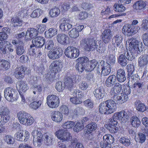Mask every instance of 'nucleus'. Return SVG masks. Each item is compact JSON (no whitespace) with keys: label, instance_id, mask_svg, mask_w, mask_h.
Masks as SVG:
<instances>
[{"label":"nucleus","instance_id":"obj_19","mask_svg":"<svg viewBox=\"0 0 148 148\" xmlns=\"http://www.w3.org/2000/svg\"><path fill=\"white\" fill-rule=\"evenodd\" d=\"M100 63H103V64L102 70L101 72V75L103 76L108 75L111 72V65L110 64H107L104 61H101Z\"/></svg>","mask_w":148,"mask_h":148},{"label":"nucleus","instance_id":"obj_44","mask_svg":"<svg viewBox=\"0 0 148 148\" xmlns=\"http://www.w3.org/2000/svg\"><path fill=\"white\" fill-rule=\"evenodd\" d=\"M117 126H112L105 125V127L111 133L114 134L118 132L119 130V128L117 127Z\"/></svg>","mask_w":148,"mask_h":148},{"label":"nucleus","instance_id":"obj_47","mask_svg":"<svg viewBox=\"0 0 148 148\" xmlns=\"http://www.w3.org/2000/svg\"><path fill=\"white\" fill-rule=\"evenodd\" d=\"M87 66H85V65H82L78 62L76 64L75 66L76 69L78 70L79 73H82L84 70L87 71Z\"/></svg>","mask_w":148,"mask_h":148},{"label":"nucleus","instance_id":"obj_35","mask_svg":"<svg viewBox=\"0 0 148 148\" xmlns=\"http://www.w3.org/2000/svg\"><path fill=\"white\" fill-rule=\"evenodd\" d=\"M38 35V32L37 30L34 28H31L30 30H27L25 34V36L27 37L29 36L30 38H33Z\"/></svg>","mask_w":148,"mask_h":148},{"label":"nucleus","instance_id":"obj_8","mask_svg":"<svg viewBox=\"0 0 148 148\" xmlns=\"http://www.w3.org/2000/svg\"><path fill=\"white\" fill-rule=\"evenodd\" d=\"M32 134L33 137V143L35 146L40 147L42 145L43 135L41 132L36 130L33 131Z\"/></svg>","mask_w":148,"mask_h":148},{"label":"nucleus","instance_id":"obj_49","mask_svg":"<svg viewBox=\"0 0 148 148\" xmlns=\"http://www.w3.org/2000/svg\"><path fill=\"white\" fill-rule=\"evenodd\" d=\"M45 48L48 50H51L53 48L54 43L53 40H48L45 43Z\"/></svg>","mask_w":148,"mask_h":148},{"label":"nucleus","instance_id":"obj_16","mask_svg":"<svg viewBox=\"0 0 148 148\" xmlns=\"http://www.w3.org/2000/svg\"><path fill=\"white\" fill-rule=\"evenodd\" d=\"M112 37V32L110 29L105 30L102 32L101 37L103 42L105 43H108Z\"/></svg>","mask_w":148,"mask_h":148},{"label":"nucleus","instance_id":"obj_30","mask_svg":"<svg viewBox=\"0 0 148 148\" xmlns=\"http://www.w3.org/2000/svg\"><path fill=\"white\" fill-rule=\"evenodd\" d=\"M116 77L114 75H110L106 82V85L107 87H111L115 84Z\"/></svg>","mask_w":148,"mask_h":148},{"label":"nucleus","instance_id":"obj_18","mask_svg":"<svg viewBox=\"0 0 148 148\" xmlns=\"http://www.w3.org/2000/svg\"><path fill=\"white\" fill-rule=\"evenodd\" d=\"M110 114L114 112L116 108V103L112 99H109L104 102Z\"/></svg>","mask_w":148,"mask_h":148},{"label":"nucleus","instance_id":"obj_38","mask_svg":"<svg viewBox=\"0 0 148 148\" xmlns=\"http://www.w3.org/2000/svg\"><path fill=\"white\" fill-rule=\"evenodd\" d=\"M135 105L136 109L139 111L143 112L146 110V107L144 104L139 100H136L135 102Z\"/></svg>","mask_w":148,"mask_h":148},{"label":"nucleus","instance_id":"obj_14","mask_svg":"<svg viewBox=\"0 0 148 148\" xmlns=\"http://www.w3.org/2000/svg\"><path fill=\"white\" fill-rule=\"evenodd\" d=\"M14 137L16 139L20 141H27L29 137V134L27 131H25L24 133L20 131L17 132L14 135Z\"/></svg>","mask_w":148,"mask_h":148},{"label":"nucleus","instance_id":"obj_4","mask_svg":"<svg viewBox=\"0 0 148 148\" xmlns=\"http://www.w3.org/2000/svg\"><path fill=\"white\" fill-rule=\"evenodd\" d=\"M17 91L11 87H8L4 91V96L7 100L10 102H13L17 99Z\"/></svg>","mask_w":148,"mask_h":148},{"label":"nucleus","instance_id":"obj_39","mask_svg":"<svg viewBox=\"0 0 148 148\" xmlns=\"http://www.w3.org/2000/svg\"><path fill=\"white\" fill-rule=\"evenodd\" d=\"M57 31L55 28H50L45 32V36L48 38H50L55 35Z\"/></svg>","mask_w":148,"mask_h":148},{"label":"nucleus","instance_id":"obj_3","mask_svg":"<svg viewBox=\"0 0 148 148\" xmlns=\"http://www.w3.org/2000/svg\"><path fill=\"white\" fill-rule=\"evenodd\" d=\"M18 119L20 123L24 125H30L34 122V119L29 114L24 111H20L17 113Z\"/></svg>","mask_w":148,"mask_h":148},{"label":"nucleus","instance_id":"obj_29","mask_svg":"<svg viewBox=\"0 0 148 148\" xmlns=\"http://www.w3.org/2000/svg\"><path fill=\"white\" fill-rule=\"evenodd\" d=\"M113 39L115 40L117 47L122 49L123 46L122 42L123 36L120 34H117L114 36Z\"/></svg>","mask_w":148,"mask_h":148},{"label":"nucleus","instance_id":"obj_6","mask_svg":"<svg viewBox=\"0 0 148 148\" xmlns=\"http://www.w3.org/2000/svg\"><path fill=\"white\" fill-rule=\"evenodd\" d=\"M65 55L69 58H75L79 55V51L77 48L73 46H69L64 51Z\"/></svg>","mask_w":148,"mask_h":148},{"label":"nucleus","instance_id":"obj_22","mask_svg":"<svg viewBox=\"0 0 148 148\" xmlns=\"http://www.w3.org/2000/svg\"><path fill=\"white\" fill-rule=\"evenodd\" d=\"M138 66L143 68L148 64V55H141L138 59Z\"/></svg>","mask_w":148,"mask_h":148},{"label":"nucleus","instance_id":"obj_31","mask_svg":"<svg viewBox=\"0 0 148 148\" xmlns=\"http://www.w3.org/2000/svg\"><path fill=\"white\" fill-rule=\"evenodd\" d=\"M146 5V4L145 2L142 0H140L135 3L133 7L135 9L140 10L145 8Z\"/></svg>","mask_w":148,"mask_h":148},{"label":"nucleus","instance_id":"obj_28","mask_svg":"<svg viewBox=\"0 0 148 148\" xmlns=\"http://www.w3.org/2000/svg\"><path fill=\"white\" fill-rule=\"evenodd\" d=\"M99 112L101 114H110L104 102L101 103L99 106Z\"/></svg>","mask_w":148,"mask_h":148},{"label":"nucleus","instance_id":"obj_64","mask_svg":"<svg viewBox=\"0 0 148 148\" xmlns=\"http://www.w3.org/2000/svg\"><path fill=\"white\" fill-rule=\"evenodd\" d=\"M142 39L144 44L148 46V33L143 34L142 36Z\"/></svg>","mask_w":148,"mask_h":148},{"label":"nucleus","instance_id":"obj_17","mask_svg":"<svg viewBox=\"0 0 148 148\" xmlns=\"http://www.w3.org/2000/svg\"><path fill=\"white\" fill-rule=\"evenodd\" d=\"M62 22L59 27L61 30L65 31L68 30L71 28L72 25L69 23V21L67 18H63L61 20Z\"/></svg>","mask_w":148,"mask_h":148},{"label":"nucleus","instance_id":"obj_32","mask_svg":"<svg viewBox=\"0 0 148 148\" xmlns=\"http://www.w3.org/2000/svg\"><path fill=\"white\" fill-rule=\"evenodd\" d=\"M129 51L127 52V53L125 56L127 59L128 60L132 61L135 58L134 55L137 53L134 51L133 48H132L129 46Z\"/></svg>","mask_w":148,"mask_h":148},{"label":"nucleus","instance_id":"obj_54","mask_svg":"<svg viewBox=\"0 0 148 148\" xmlns=\"http://www.w3.org/2000/svg\"><path fill=\"white\" fill-rule=\"evenodd\" d=\"M71 101L73 103L75 104H81L82 103V100L77 97V96H75V97H71L70 98Z\"/></svg>","mask_w":148,"mask_h":148},{"label":"nucleus","instance_id":"obj_56","mask_svg":"<svg viewBox=\"0 0 148 148\" xmlns=\"http://www.w3.org/2000/svg\"><path fill=\"white\" fill-rule=\"evenodd\" d=\"M19 86L20 90L23 92H25L28 89L27 84L24 82L20 81Z\"/></svg>","mask_w":148,"mask_h":148},{"label":"nucleus","instance_id":"obj_25","mask_svg":"<svg viewBox=\"0 0 148 148\" xmlns=\"http://www.w3.org/2000/svg\"><path fill=\"white\" fill-rule=\"evenodd\" d=\"M51 118L53 121L56 122H59L62 119V115L60 112L53 111L51 114Z\"/></svg>","mask_w":148,"mask_h":148},{"label":"nucleus","instance_id":"obj_21","mask_svg":"<svg viewBox=\"0 0 148 148\" xmlns=\"http://www.w3.org/2000/svg\"><path fill=\"white\" fill-rule=\"evenodd\" d=\"M113 96L114 100L118 101L119 103L121 104L126 101L128 99V96L123 93L119 95H114Z\"/></svg>","mask_w":148,"mask_h":148},{"label":"nucleus","instance_id":"obj_46","mask_svg":"<svg viewBox=\"0 0 148 148\" xmlns=\"http://www.w3.org/2000/svg\"><path fill=\"white\" fill-rule=\"evenodd\" d=\"M79 61L78 63L85 65L86 66H88L89 63L88 58L86 57H83L79 58L78 59Z\"/></svg>","mask_w":148,"mask_h":148},{"label":"nucleus","instance_id":"obj_34","mask_svg":"<svg viewBox=\"0 0 148 148\" xmlns=\"http://www.w3.org/2000/svg\"><path fill=\"white\" fill-rule=\"evenodd\" d=\"M122 89V86L120 84L117 83H115L111 90L112 94L114 95L118 94L121 91Z\"/></svg>","mask_w":148,"mask_h":148},{"label":"nucleus","instance_id":"obj_50","mask_svg":"<svg viewBox=\"0 0 148 148\" xmlns=\"http://www.w3.org/2000/svg\"><path fill=\"white\" fill-rule=\"evenodd\" d=\"M4 139L8 144H13L14 142L13 137L11 135L5 136L4 137Z\"/></svg>","mask_w":148,"mask_h":148},{"label":"nucleus","instance_id":"obj_9","mask_svg":"<svg viewBox=\"0 0 148 148\" xmlns=\"http://www.w3.org/2000/svg\"><path fill=\"white\" fill-rule=\"evenodd\" d=\"M47 103L50 108H55L59 105L60 101L58 97L55 95L48 96L47 98Z\"/></svg>","mask_w":148,"mask_h":148},{"label":"nucleus","instance_id":"obj_48","mask_svg":"<svg viewBox=\"0 0 148 148\" xmlns=\"http://www.w3.org/2000/svg\"><path fill=\"white\" fill-rule=\"evenodd\" d=\"M43 13L42 10L40 9H36L34 10L31 15V17L36 18L39 17Z\"/></svg>","mask_w":148,"mask_h":148},{"label":"nucleus","instance_id":"obj_41","mask_svg":"<svg viewBox=\"0 0 148 148\" xmlns=\"http://www.w3.org/2000/svg\"><path fill=\"white\" fill-rule=\"evenodd\" d=\"M103 141L105 143L110 144L113 143L114 142V139L113 137L110 134H106L103 137Z\"/></svg>","mask_w":148,"mask_h":148},{"label":"nucleus","instance_id":"obj_27","mask_svg":"<svg viewBox=\"0 0 148 148\" xmlns=\"http://www.w3.org/2000/svg\"><path fill=\"white\" fill-rule=\"evenodd\" d=\"M10 29L7 27L3 28L2 30V32H0V41H4L8 38V34L10 33Z\"/></svg>","mask_w":148,"mask_h":148},{"label":"nucleus","instance_id":"obj_58","mask_svg":"<svg viewBox=\"0 0 148 148\" xmlns=\"http://www.w3.org/2000/svg\"><path fill=\"white\" fill-rule=\"evenodd\" d=\"M63 84H64L61 82H58L56 83V88L58 91L60 92L64 89L65 85H63Z\"/></svg>","mask_w":148,"mask_h":148},{"label":"nucleus","instance_id":"obj_43","mask_svg":"<svg viewBox=\"0 0 148 148\" xmlns=\"http://www.w3.org/2000/svg\"><path fill=\"white\" fill-rule=\"evenodd\" d=\"M98 62L95 60H91L90 62V64H88L87 67V71H93L98 64Z\"/></svg>","mask_w":148,"mask_h":148},{"label":"nucleus","instance_id":"obj_52","mask_svg":"<svg viewBox=\"0 0 148 148\" xmlns=\"http://www.w3.org/2000/svg\"><path fill=\"white\" fill-rule=\"evenodd\" d=\"M84 127V125L80 122L77 123L74 126L73 130L74 132H78L82 130Z\"/></svg>","mask_w":148,"mask_h":148},{"label":"nucleus","instance_id":"obj_15","mask_svg":"<svg viewBox=\"0 0 148 148\" xmlns=\"http://www.w3.org/2000/svg\"><path fill=\"white\" fill-rule=\"evenodd\" d=\"M75 76L73 73L70 74L67 73V75L65 77L64 79V83L63 85H65L66 87L68 88L70 90L73 88V79H74Z\"/></svg>","mask_w":148,"mask_h":148},{"label":"nucleus","instance_id":"obj_1","mask_svg":"<svg viewBox=\"0 0 148 148\" xmlns=\"http://www.w3.org/2000/svg\"><path fill=\"white\" fill-rule=\"evenodd\" d=\"M97 41L93 38L84 39L80 41V45L86 51H93L96 49L99 53L103 52L101 49L100 45L97 43Z\"/></svg>","mask_w":148,"mask_h":148},{"label":"nucleus","instance_id":"obj_11","mask_svg":"<svg viewBox=\"0 0 148 148\" xmlns=\"http://www.w3.org/2000/svg\"><path fill=\"white\" fill-rule=\"evenodd\" d=\"M132 41L129 44L130 46L133 48L137 53H139L144 49V47L142 42L138 41L133 38H131Z\"/></svg>","mask_w":148,"mask_h":148},{"label":"nucleus","instance_id":"obj_24","mask_svg":"<svg viewBox=\"0 0 148 148\" xmlns=\"http://www.w3.org/2000/svg\"><path fill=\"white\" fill-rule=\"evenodd\" d=\"M97 124L95 122L89 123L85 127V131L86 134H89L95 131L97 128Z\"/></svg>","mask_w":148,"mask_h":148},{"label":"nucleus","instance_id":"obj_55","mask_svg":"<svg viewBox=\"0 0 148 148\" xmlns=\"http://www.w3.org/2000/svg\"><path fill=\"white\" fill-rule=\"evenodd\" d=\"M75 123L72 121H68L62 125V127L65 129L72 128L74 125Z\"/></svg>","mask_w":148,"mask_h":148},{"label":"nucleus","instance_id":"obj_61","mask_svg":"<svg viewBox=\"0 0 148 148\" xmlns=\"http://www.w3.org/2000/svg\"><path fill=\"white\" fill-rule=\"evenodd\" d=\"M120 142L126 146H129L130 144V140L124 137L121 138L119 140Z\"/></svg>","mask_w":148,"mask_h":148},{"label":"nucleus","instance_id":"obj_42","mask_svg":"<svg viewBox=\"0 0 148 148\" xmlns=\"http://www.w3.org/2000/svg\"><path fill=\"white\" fill-rule=\"evenodd\" d=\"M120 121L122 123H124L128 121L129 116L125 111L122 110L120 111Z\"/></svg>","mask_w":148,"mask_h":148},{"label":"nucleus","instance_id":"obj_36","mask_svg":"<svg viewBox=\"0 0 148 148\" xmlns=\"http://www.w3.org/2000/svg\"><path fill=\"white\" fill-rule=\"evenodd\" d=\"M117 60L118 63L122 66H125L127 64L125 56L123 54L120 55L118 57Z\"/></svg>","mask_w":148,"mask_h":148},{"label":"nucleus","instance_id":"obj_10","mask_svg":"<svg viewBox=\"0 0 148 148\" xmlns=\"http://www.w3.org/2000/svg\"><path fill=\"white\" fill-rule=\"evenodd\" d=\"M131 0H120L117 3H115L113 6L114 10L117 12H122L126 9L124 6L126 4H129Z\"/></svg>","mask_w":148,"mask_h":148},{"label":"nucleus","instance_id":"obj_26","mask_svg":"<svg viewBox=\"0 0 148 148\" xmlns=\"http://www.w3.org/2000/svg\"><path fill=\"white\" fill-rule=\"evenodd\" d=\"M93 93L97 99H100L104 96L105 91L103 87H101L96 88Z\"/></svg>","mask_w":148,"mask_h":148},{"label":"nucleus","instance_id":"obj_62","mask_svg":"<svg viewBox=\"0 0 148 148\" xmlns=\"http://www.w3.org/2000/svg\"><path fill=\"white\" fill-rule=\"evenodd\" d=\"M127 66L128 75V76L130 77L132 75L134 70V66L133 65L131 64L128 65Z\"/></svg>","mask_w":148,"mask_h":148},{"label":"nucleus","instance_id":"obj_20","mask_svg":"<svg viewBox=\"0 0 148 148\" xmlns=\"http://www.w3.org/2000/svg\"><path fill=\"white\" fill-rule=\"evenodd\" d=\"M69 39L68 36L64 34H59L56 37L57 41L59 43L62 45H66Z\"/></svg>","mask_w":148,"mask_h":148},{"label":"nucleus","instance_id":"obj_40","mask_svg":"<svg viewBox=\"0 0 148 148\" xmlns=\"http://www.w3.org/2000/svg\"><path fill=\"white\" fill-rule=\"evenodd\" d=\"M16 54L19 56L23 54L25 51L24 46L22 44H19L16 46L15 48Z\"/></svg>","mask_w":148,"mask_h":148},{"label":"nucleus","instance_id":"obj_23","mask_svg":"<svg viewBox=\"0 0 148 148\" xmlns=\"http://www.w3.org/2000/svg\"><path fill=\"white\" fill-rule=\"evenodd\" d=\"M53 135L50 133H47L43 134V140L44 143L47 146H50L53 144Z\"/></svg>","mask_w":148,"mask_h":148},{"label":"nucleus","instance_id":"obj_12","mask_svg":"<svg viewBox=\"0 0 148 148\" xmlns=\"http://www.w3.org/2000/svg\"><path fill=\"white\" fill-rule=\"evenodd\" d=\"M45 40L44 38L38 36L35 37L32 41V44L30 45V47H34L39 48H41L44 45Z\"/></svg>","mask_w":148,"mask_h":148},{"label":"nucleus","instance_id":"obj_7","mask_svg":"<svg viewBox=\"0 0 148 148\" xmlns=\"http://www.w3.org/2000/svg\"><path fill=\"white\" fill-rule=\"evenodd\" d=\"M56 135L58 139L62 141H69L71 139V136L69 132L64 129H61L58 130L56 132Z\"/></svg>","mask_w":148,"mask_h":148},{"label":"nucleus","instance_id":"obj_59","mask_svg":"<svg viewBox=\"0 0 148 148\" xmlns=\"http://www.w3.org/2000/svg\"><path fill=\"white\" fill-rule=\"evenodd\" d=\"M107 62L106 63H107V64H110V65L114 64L115 62V56L113 54L110 55Z\"/></svg>","mask_w":148,"mask_h":148},{"label":"nucleus","instance_id":"obj_37","mask_svg":"<svg viewBox=\"0 0 148 148\" xmlns=\"http://www.w3.org/2000/svg\"><path fill=\"white\" fill-rule=\"evenodd\" d=\"M140 123V120L136 116H134L131 118V124L133 127L138 128Z\"/></svg>","mask_w":148,"mask_h":148},{"label":"nucleus","instance_id":"obj_63","mask_svg":"<svg viewBox=\"0 0 148 148\" xmlns=\"http://www.w3.org/2000/svg\"><path fill=\"white\" fill-rule=\"evenodd\" d=\"M129 32V34L128 35L130 36L134 35L136 33L138 32V27L136 26H133L132 25L131 29L130 31H128Z\"/></svg>","mask_w":148,"mask_h":148},{"label":"nucleus","instance_id":"obj_53","mask_svg":"<svg viewBox=\"0 0 148 148\" xmlns=\"http://www.w3.org/2000/svg\"><path fill=\"white\" fill-rule=\"evenodd\" d=\"M41 104V101H34L30 104V106L32 108L36 110L40 107Z\"/></svg>","mask_w":148,"mask_h":148},{"label":"nucleus","instance_id":"obj_2","mask_svg":"<svg viewBox=\"0 0 148 148\" xmlns=\"http://www.w3.org/2000/svg\"><path fill=\"white\" fill-rule=\"evenodd\" d=\"M10 114L9 110L7 107H2L0 110V133L4 129L3 125L9 120Z\"/></svg>","mask_w":148,"mask_h":148},{"label":"nucleus","instance_id":"obj_13","mask_svg":"<svg viewBox=\"0 0 148 148\" xmlns=\"http://www.w3.org/2000/svg\"><path fill=\"white\" fill-rule=\"evenodd\" d=\"M62 62L61 61L56 60L52 62L50 65L49 68L54 74L57 73L60 71L62 67Z\"/></svg>","mask_w":148,"mask_h":148},{"label":"nucleus","instance_id":"obj_51","mask_svg":"<svg viewBox=\"0 0 148 148\" xmlns=\"http://www.w3.org/2000/svg\"><path fill=\"white\" fill-rule=\"evenodd\" d=\"M69 34L71 38H76L79 36V34L76 29L73 28L69 32Z\"/></svg>","mask_w":148,"mask_h":148},{"label":"nucleus","instance_id":"obj_60","mask_svg":"<svg viewBox=\"0 0 148 148\" xmlns=\"http://www.w3.org/2000/svg\"><path fill=\"white\" fill-rule=\"evenodd\" d=\"M84 105L88 108H92L93 107V103L90 99H87L83 102Z\"/></svg>","mask_w":148,"mask_h":148},{"label":"nucleus","instance_id":"obj_57","mask_svg":"<svg viewBox=\"0 0 148 148\" xmlns=\"http://www.w3.org/2000/svg\"><path fill=\"white\" fill-rule=\"evenodd\" d=\"M1 62V67L3 69L7 70L10 68V63L8 61L3 60Z\"/></svg>","mask_w":148,"mask_h":148},{"label":"nucleus","instance_id":"obj_45","mask_svg":"<svg viewBox=\"0 0 148 148\" xmlns=\"http://www.w3.org/2000/svg\"><path fill=\"white\" fill-rule=\"evenodd\" d=\"M60 13V10L57 8L51 9L49 12V14L52 17H56L58 16Z\"/></svg>","mask_w":148,"mask_h":148},{"label":"nucleus","instance_id":"obj_33","mask_svg":"<svg viewBox=\"0 0 148 148\" xmlns=\"http://www.w3.org/2000/svg\"><path fill=\"white\" fill-rule=\"evenodd\" d=\"M7 41H3L0 42V53L2 55H5L8 53L7 50Z\"/></svg>","mask_w":148,"mask_h":148},{"label":"nucleus","instance_id":"obj_5","mask_svg":"<svg viewBox=\"0 0 148 148\" xmlns=\"http://www.w3.org/2000/svg\"><path fill=\"white\" fill-rule=\"evenodd\" d=\"M63 51L61 48L54 47L48 52V56L51 60H54L60 58L62 55Z\"/></svg>","mask_w":148,"mask_h":148}]
</instances>
